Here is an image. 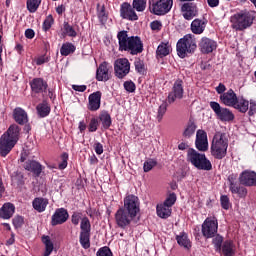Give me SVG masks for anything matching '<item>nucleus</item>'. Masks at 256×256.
I'll return each mask as SVG.
<instances>
[{
    "mask_svg": "<svg viewBox=\"0 0 256 256\" xmlns=\"http://www.w3.org/2000/svg\"><path fill=\"white\" fill-rule=\"evenodd\" d=\"M19 126L17 124L11 125L7 132L0 138V155L7 157L11 153V149L17 145L19 141Z\"/></svg>",
    "mask_w": 256,
    "mask_h": 256,
    "instance_id": "nucleus-1",
    "label": "nucleus"
},
{
    "mask_svg": "<svg viewBox=\"0 0 256 256\" xmlns=\"http://www.w3.org/2000/svg\"><path fill=\"white\" fill-rule=\"evenodd\" d=\"M227 149H229V139L223 132H216L211 142V155L214 159H224L227 156Z\"/></svg>",
    "mask_w": 256,
    "mask_h": 256,
    "instance_id": "nucleus-2",
    "label": "nucleus"
},
{
    "mask_svg": "<svg viewBox=\"0 0 256 256\" xmlns=\"http://www.w3.org/2000/svg\"><path fill=\"white\" fill-rule=\"evenodd\" d=\"M255 21V11L246 10L240 11L230 17V23L232 29L235 31H245L253 25Z\"/></svg>",
    "mask_w": 256,
    "mask_h": 256,
    "instance_id": "nucleus-3",
    "label": "nucleus"
},
{
    "mask_svg": "<svg viewBox=\"0 0 256 256\" xmlns=\"http://www.w3.org/2000/svg\"><path fill=\"white\" fill-rule=\"evenodd\" d=\"M186 160L200 171H211V169H213V165L211 164V161L207 159V156L203 153H199L193 148L187 150Z\"/></svg>",
    "mask_w": 256,
    "mask_h": 256,
    "instance_id": "nucleus-4",
    "label": "nucleus"
},
{
    "mask_svg": "<svg viewBox=\"0 0 256 256\" xmlns=\"http://www.w3.org/2000/svg\"><path fill=\"white\" fill-rule=\"evenodd\" d=\"M176 49L178 56L181 57V59H185L189 53H194L195 49H197L195 36L193 34H186L177 42Z\"/></svg>",
    "mask_w": 256,
    "mask_h": 256,
    "instance_id": "nucleus-5",
    "label": "nucleus"
},
{
    "mask_svg": "<svg viewBox=\"0 0 256 256\" xmlns=\"http://www.w3.org/2000/svg\"><path fill=\"white\" fill-rule=\"evenodd\" d=\"M219 229V222L217 221V218L215 217H208L204 220L202 223V235L206 239H212V237H215L217 235V230Z\"/></svg>",
    "mask_w": 256,
    "mask_h": 256,
    "instance_id": "nucleus-6",
    "label": "nucleus"
},
{
    "mask_svg": "<svg viewBox=\"0 0 256 256\" xmlns=\"http://www.w3.org/2000/svg\"><path fill=\"white\" fill-rule=\"evenodd\" d=\"M173 7V0H159L150 5V12L154 15H167Z\"/></svg>",
    "mask_w": 256,
    "mask_h": 256,
    "instance_id": "nucleus-7",
    "label": "nucleus"
},
{
    "mask_svg": "<svg viewBox=\"0 0 256 256\" xmlns=\"http://www.w3.org/2000/svg\"><path fill=\"white\" fill-rule=\"evenodd\" d=\"M114 71L118 79H123L131 71V63L127 58H119L114 62Z\"/></svg>",
    "mask_w": 256,
    "mask_h": 256,
    "instance_id": "nucleus-8",
    "label": "nucleus"
},
{
    "mask_svg": "<svg viewBox=\"0 0 256 256\" xmlns=\"http://www.w3.org/2000/svg\"><path fill=\"white\" fill-rule=\"evenodd\" d=\"M210 107L220 121H233L235 119V115H233L231 110L221 107V105L217 102H210Z\"/></svg>",
    "mask_w": 256,
    "mask_h": 256,
    "instance_id": "nucleus-9",
    "label": "nucleus"
},
{
    "mask_svg": "<svg viewBox=\"0 0 256 256\" xmlns=\"http://www.w3.org/2000/svg\"><path fill=\"white\" fill-rule=\"evenodd\" d=\"M135 217L136 216H133V214L128 213L127 210L120 208L115 214V221L118 227H121V229H125V227L131 225V221H133Z\"/></svg>",
    "mask_w": 256,
    "mask_h": 256,
    "instance_id": "nucleus-10",
    "label": "nucleus"
},
{
    "mask_svg": "<svg viewBox=\"0 0 256 256\" xmlns=\"http://www.w3.org/2000/svg\"><path fill=\"white\" fill-rule=\"evenodd\" d=\"M124 211L132 214L134 217H137L139 213V198L135 195H128L124 198Z\"/></svg>",
    "mask_w": 256,
    "mask_h": 256,
    "instance_id": "nucleus-11",
    "label": "nucleus"
},
{
    "mask_svg": "<svg viewBox=\"0 0 256 256\" xmlns=\"http://www.w3.org/2000/svg\"><path fill=\"white\" fill-rule=\"evenodd\" d=\"M198 47L201 53L209 55V53H213V51L217 50V41L208 37H202L198 43Z\"/></svg>",
    "mask_w": 256,
    "mask_h": 256,
    "instance_id": "nucleus-12",
    "label": "nucleus"
},
{
    "mask_svg": "<svg viewBox=\"0 0 256 256\" xmlns=\"http://www.w3.org/2000/svg\"><path fill=\"white\" fill-rule=\"evenodd\" d=\"M195 147L198 151H202L203 153L209 150V140L207 139V132L204 130H197Z\"/></svg>",
    "mask_w": 256,
    "mask_h": 256,
    "instance_id": "nucleus-13",
    "label": "nucleus"
},
{
    "mask_svg": "<svg viewBox=\"0 0 256 256\" xmlns=\"http://www.w3.org/2000/svg\"><path fill=\"white\" fill-rule=\"evenodd\" d=\"M183 80L178 79L174 82L172 92L168 95V103H175L176 99H183Z\"/></svg>",
    "mask_w": 256,
    "mask_h": 256,
    "instance_id": "nucleus-14",
    "label": "nucleus"
},
{
    "mask_svg": "<svg viewBox=\"0 0 256 256\" xmlns=\"http://www.w3.org/2000/svg\"><path fill=\"white\" fill-rule=\"evenodd\" d=\"M120 15L123 19H128V21H137V19H139V16H137V13L135 12V8L127 2H124L121 5Z\"/></svg>",
    "mask_w": 256,
    "mask_h": 256,
    "instance_id": "nucleus-15",
    "label": "nucleus"
},
{
    "mask_svg": "<svg viewBox=\"0 0 256 256\" xmlns=\"http://www.w3.org/2000/svg\"><path fill=\"white\" fill-rule=\"evenodd\" d=\"M239 182L246 187H256L255 171L245 170L239 176Z\"/></svg>",
    "mask_w": 256,
    "mask_h": 256,
    "instance_id": "nucleus-16",
    "label": "nucleus"
},
{
    "mask_svg": "<svg viewBox=\"0 0 256 256\" xmlns=\"http://www.w3.org/2000/svg\"><path fill=\"white\" fill-rule=\"evenodd\" d=\"M229 181V189L232 193V195H238L241 199L247 197V188L237 184V181H235V178L233 176L228 177Z\"/></svg>",
    "mask_w": 256,
    "mask_h": 256,
    "instance_id": "nucleus-17",
    "label": "nucleus"
},
{
    "mask_svg": "<svg viewBox=\"0 0 256 256\" xmlns=\"http://www.w3.org/2000/svg\"><path fill=\"white\" fill-rule=\"evenodd\" d=\"M111 66L107 62H102L96 70L97 81H109L111 79Z\"/></svg>",
    "mask_w": 256,
    "mask_h": 256,
    "instance_id": "nucleus-18",
    "label": "nucleus"
},
{
    "mask_svg": "<svg viewBox=\"0 0 256 256\" xmlns=\"http://www.w3.org/2000/svg\"><path fill=\"white\" fill-rule=\"evenodd\" d=\"M237 94L233 89H229L227 92L220 95V101L226 107H234L235 103H237Z\"/></svg>",
    "mask_w": 256,
    "mask_h": 256,
    "instance_id": "nucleus-19",
    "label": "nucleus"
},
{
    "mask_svg": "<svg viewBox=\"0 0 256 256\" xmlns=\"http://www.w3.org/2000/svg\"><path fill=\"white\" fill-rule=\"evenodd\" d=\"M69 219V213L64 208H59L52 215V225H63Z\"/></svg>",
    "mask_w": 256,
    "mask_h": 256,
    "instance_id": "nucleus-20",
    "label": "nucleus"
},
{
    "mask_svg": "<svg viewBox=\"0 0 256 256\" xmlns=\"http://www.w3.org/2000/svg\"><path fill=\"white\" fill-rule=\"evenodd\" d=\"M127 51H129L131 55H139V53H143V42L141 41V38L131 36L130 46Z\"/></svg>",
    "mask_w": 256,
    "mask_h": 256,
    "instance_id": "nucleus-21",
    "label": "nucleus"
},
{
    "mask_svg": "<svg viewBox=\"0 0 256 256\" xmlns=\"http://www.w3.org/2000/svg\"><path fill=\"white\" fill-rule=\"evenodd\" d=\"M184 19L191 21L193 17L197 16V6L193 3H185L181 7Z\"/></svg>",
    "mask_w": 256,
    "mask_h": 256,
    "instance_id": "nucleus-22",
    "label": "nucleus"
},
{
    "mask_svg": "<svg viewBox=\"0 0 256 256\" xmlns=\"http://www.w3.org/2000/svg\"><path fill=\"white\" fill-rule=\"evenodd\" d=\"M88 100L89 111H98V109L101 107V92L97 91L90 94Z\"/></svg>",
    "mask_w": 256,
    "mask_h": 256,
    "instance_id": "nucleus-23",
    "label": "nucleus"
},
{
    "mask_svg": "<svg viewBox=\"0 0 256 256\" xmlns=\"http://www.w3.org/2000/svg\"><path fill=\"white\" fill-rule=\"evenodd\" d=\"M117 37H118V43H119V50L128 51L131 45V37L127 35V31L119 32Z\"/></svg>",
    "mask_w": 256,
    "mask_h": 256,
    "instance_id": "nucleus-24",
    "label": "nucleus"
},
{
    "mask_svg": "<svg viewBox=\"0 0 256 256\" xmlns=\"http://www.w3.org/2000/svg\"><path fill=\"white\" fill-rule=\"evenodd\" d=\"M24 169L39 177L43 171V166H41V164L35 160H28L24 163Z\"/></svg>",
    "mask_w": 256,
    "mask_h": 256,
    "instance_id": "nucleus-25",
    "label": "nucleus"
},
{
    "mask_svg": "<svg viewBox=\"0 0 256 256\" xmlns=\"http://www.w3.org/2000/svg\"><path fill=\"white\" fill-rule=\"evenodd\" d=\"M15 214V205L11 203H5L0 209V217L2 219H11Z\"/></svg>",
    "mask_w": 256,
    "mask_h": 256,
    "instance_id": "nucleus-26",
    "label": "nucleus"
},
{
    "mask_svg": "<svg viewBox=\"0 0 256 256\" xmlns=\"http://www.w3.org/2000/svg\"><path fill=\"white\" fill-rule=\"evenodd\" d=\"M48 205H49V200L47 198L38 197L32 201V207L38 213H43L45 209H47Z\"/></svg>",
    "mask_w": 256,
    "mask_h": 256,
    "instance_id": "nucleus-27",
    "label": "nucleus"
},
{
    "mask_svg": "<svg viewBox=\"0 0 256 256\" xmlns=\"http://www.w3.org/2000/svg\"><path fill=\"white\" fill-rule=\"evenodd\" d=\"M207 27V22L201 19H195L191 23V31L194 35H201L205 28Z\"/></svg>",
    "mask_w": 256,
    "mask_h": 256,
    "instance_id": "nucleus-28",
    "label": "nucleus"
},
{
    "mask_svg": "<svg viewBox=\"0 0 256 256\" xmlns=\"http://www.w3.org/2000/svg\"><path fill=\"white\" fill-rule=\"evenodd\" d=\"M14 121L18 123L19 125H25L27 121H29L27 117V112L23 110L22 108H16L13 112Z\"/></svg>",
    "mask_w": 256,
    "mask_h": 256,
    "instance_id": "nucleus-29",
    "label": "nucleus"
},
{
    "mask_svg": "<svg viewBox=\"0 0 256 256\" xmlns=\"http://www.w3.org/2000/svg\"><path fill=\"white\" fill-rule=\"evenodd\" d=\"M169 53H171V44L169 42H162L160 45H158L156 50L157 57H167Z\"/></svg>",
    "mask_w": 256,
    "mask_h": 256,
    "instance_id": "nucleus-30",
    "label": "nucleus"
},
{
    "mask_svg": "<svg viewBox=\"0 0 256 256\" xmlns=\"http://www.w3.org/2000/svg\"><path fill=\"white\" fill-rule=\"evenodd\" d=\"M171 211V208L163 203L158 204L156 207V213L161 219H167L168 217H171Z\"/></svg>",
    "mask_w": 256,
    "mask_h": 256,
    "instance_id": "nucleus-31",
    "label": "nucleus"
},
{
    "mask_svg": "<svg viewBox=\"0 0 256 256\" xmlns=\"http://www.w3.org/2000/svg\"><path fill=\"white\" fill-rule=\"evenodd\" d=\"M31 88L34 93H41V91L47 89V83L41 78H35L31 83Z\"/></svg>",
    "mask_w": 256,
    "mask_h": 256,
    "instance_id": "nucleus-32",
    "label": "nucleus"
},
{
    "mask_svg": "<svg viewBox=\"0 0 256 256\" xmlns=\"http://www.w3.org/2000/svg\"><path fill=\"white\" fill-rule=\"evenodd\" d=\"M233 108L237 109L240 113H247L249 111V102L245 98H237Z\"/></svg>",
    "mask_w": 256,
    "mask_h": 256,
    "instance_id": "nucleus-33",
    "label": "nucleus"
},
{
    "mask_svg": "<svg viewBox=\"0 0 256 256\" xmlns=\"http://www.w3.org/2000/svg\"><path fill=\"white\" fill-rule=\"evenodd\" d=\"M222 253L225 256H234L235 255V244L233 241H225L222 245Z\"/></svg>",
    "mask_w": 256,
    "mask_h": 256,
    "instance_id": "nucleus-34",
    "label": "nucleus"
},
{
    "mask_svg": "<svg viewBox=\"0 0 256 256\" xmlns=\"http://www.w3.org/2000/svg\"><path fill=\"white\" fill-rule=\"evenodd\" d=\"M176 240L178 245H180V247H184V249H191V240H189V238L187 237V234L182 233L176 236Z\"/></svg>",
    "mask_w": 256,
    "mask_h": 256,
    "instance_id": "nucleus-35",
    "label": "nucleus"
},
{
    "mask_svg": "<svg viewBox=\"0 0 256 256\" xmlns=\"http://www.w3.org/2000/svg\"><path fill=\"white\" fill-rule=\"evenodd\" d=\"M75 45H73V43L70 42H66L64 44H62V47L60 48V54L63 57H67L68 55H71V53H75Z\"/></svg>",
    "mask_w": 256,
    "mask_h": 256,
    "instance_id": "nucleus-36",
    "label": "nucleus"
},
{
    "mask_svg": "<svg viewBox=\"0 0 256 256\" xmlns=\"http://www.w3.org/2000/svg\"><path fill=\"white\" fill-rule=\"evenodd\" d=\"M77 35V31H75V28L71 26L69 23L64 22L63 28H62V37H75Z\"/></svg>",
    "mask_w": 256,
    "mask_h": 256,
    "instance_id": "nucleus-37",
    "label": "nucleus"
},
{
    "mask_svg": "<svg viewBox=\"0 0 256 256\" xmlns=\"http://www.w3.org/2000/svg\"><path fill=\"white\" fill-rule=\"evenodd\" d=\"M195 131H197V125H195L194 122H189L184 129L183 137L189 139L195 135Z\"/></svg>",
    "mask_w": 256,
    "mask_h": 256,
    "instance_id": "nucleus-38",
    "label": "nucleus"
},
{
    "mask_svg": "<svg viewBox=\"0 0 256 256\" xmlns=\"http://www.w3.org/2000/svg\"><path fill=\"white\" fill-rule=\"evenodd\" d=\"M132 7L138 13H143L147 9V0H133Z\"/></svg>",
    "mask_w": 256,
    "mask_h": 256,
    "instance_id": "nucleus-39",
    "label": "nucleus"
},
{
    "mask_svg": "<svg viewBox=\"0 0 256 256\" xmlns=\"http://www.w3.org/2000/svg\"><path fill=\"white\" fill-rule=\"evenodd\" d=\"M42 241L45 245V253L44 256H49L51 253H53V242L51 241V238L49 236L42 237Z\"/></svg>",
    "mask_w": 256,
    "mask_h": 256,
    "instance_id": "nucleus-40",
    "label": "nucleus"
},
{
    "mask_svg": "<svg viewBox=\"0 0 256 256\" xmlns=\"http://www.w3.org/2000/svg\"><path fill=\"white\" fill-rule=\"evenodd\" d=\"M36 109L39 117H47V115L51 113V108H49V105H47V103L39 104Z\"/></svg>",
    "mask_w": 256,
    "mask_h": 256,
    "instance_id": "nucleus-41",
    "label": "nucleus"
},
{
    "mask_svg": "<svg viewBox=\"0 0 256 256\" xmlns=\"http://www.w3.org/2000/svg\"><path fill=\"white\" fill-rule=\"evenodd\" d=\"M43 0H27L26 5L30 13H35L39 9V5Z\"/></svg>",
    "mask_w": 256,
    "mask_h": 256,
    "instance_id": "nucleus-42",
    "label": "nucleus"
},
{
    "mask_svg": "<svg viewBox=\"0 0 256 256\" xmlns=\"http://www.w3.org/2000/svg\"><path fill=\"white\" fill-rule=\"evenodd\" d=\"M100 121L104 127V129H109L111 127V115L107 112H103L100 115Z\"/></svg>",
    "mask_w": 256,
    "mask_h": 256,
    "instance_id": "nucleus-43",
    "label": "nucleus"
},
{
    "mask_svg": "<svg viewBox=\"0 0 256 256\" xmlns=\"http://www.w3.org/2000/svg\"><path fill=\"white\" fill-rule=\"evenodd\" d=\"M80 243L84 249H89L91 247V242L89 241V233H80Z\"/></svg>",
    "mask_w": 256,
    "mask_h": 256,
    "instance_id": "nucleus-44",
    "label": "nucleus"
},
{
    "mask_svg": "<svg viewBox=\"0 0 256 256\" xmlns=\"http://www.w3.org/2000/svg\"><path fill=\"white\" fill-rule=\"evenodd\" d=\"M81 233H90L91 232V223L89 222V218L84 217L81 220L80 224Z\"/></svg>",
    "mask_w": 256,
    "mask_h": 256,
    "instance_id": "nucleus-45",
    "label": "nucleus"
},
{
    "mask_svg": "<svg viewBox=\"0 0 256 256\" xmlns=\"http://www.w3.org/2000/svg\"><path fill=\"white\" fill-rule=\"evenodd\" d=\"M53 23H55L53 16L52 15L47 16L43 22V26H42L43 31H49V29L53 27Z\"/></svg>",
    "mask_w": 256,
    "mask_h": 256,
    "instance_id": "nucleus-46",
    "label": "nucleus"
},
{
    "mask_svg": "<svg viewBox=\"0 0 256 256\" xmlns=\"http://www.w3.org/2000/svg\"><path fill=\"white\" fill-rule=\"evenodd\" d=\"M177 201V195L175 193H171L167 196L166 200L163 202L164 205L170 207V209L175 205Z\"/></svg>",
    "mask_w": 256,
    "mask_h": 256,
    "instance_id": "nucleus-47",
    "label": "nucleus"
},
{
    "mask_svg": "<svg viewBox=\"0 0 256 256\" xmlns=\"http://www.w3.org/2000/svg\"><path fill=\"white\" fill-rule=\"evenodd\" d=\"M98 9V18L100 19L101 23H105L107 21V14L105 13V6L97 5Z\"/></svg>",
    "mask_w": 256,
    "mask_h": 256,
    "instance_id": "nucleus-48",
    "label": "nucleus"
},
{
    "mask_svg": "<svg viewBox=\"0 0 256 256\" xmlns=\"http://www.w3.org/2000/svg\"><path fill=\"white\" fill-rule=\"evenodd\" d=\"M155 165H157V161L153 159L147 160L146 162H144V166H143L144 172L149 173V171H151V169H153Z\"/></svg>",
    "mask_w": 256,
    "mask_h": 256,
    "instance_id": "nucleus-49",
    "label": "nucleus"
},
{
    "mask_svg": "<svg viewBox=\"0 0 256 256\" xmlns=\"http://www.w3.org/2000/svg\"><path fill=\"white\" fill-rule=\"evenodd\" d=\"M134 65L137 73H140V74L145 73V63H143V60L141 59L135 60Z\"/></svg>",
    "mask_w": 256,
    "mask_h": 256,
    "instance_id": "nucleus-50",
    "label": "nucleus"
},
{
    "mask_svg": "<svg viewBox=\"0 0 256 256\" xmlns=\"http://www.w3.org/2000/svg\"><path fill=\"white\" fill-rule=\"evenodd\" d=\"M97 256H113V252H111V249L109 247L105 246L100 248L97 253Z\"/></svg>",
    "mask_w": 256,
    "mask_h": 256,
    "instance_id": "nucleus-51",
    "label": "nucleus"
},
{
    "mask_svg": "<svg viewBox=\"0 0 256 256\" xmlns=\"http://www.w3.org/2000/svg\"><path fill=\"white\" fill-rule=\"evenodd\" d=\"M124 89L127 93H135V83L133 81H125L124 82Z\"/></svg>",
    "mask_w": 256,
    "mask_h": 256,
    "instance_id": "nucleus-52",
    "label": "nucleus"
},
{
    "mask_svg": "<svg viewBox=\"0 0 256 256\" xmlns=\"http://www.w3.org/2000/svg\"><path fill=\"white\" fill-rule=\"evenodd\" d=\"M167 113V102H163L158 109V121H161L163 119V115Z\"/></svg>",
    "mask_w": 256,
    "mask_h": 256,
    "instance_id": "nucleus-53",
    "label": "nucleus"
},
{
    "mask_svg": "<svg viewBox=\"0 0 256 256\" xmlns=\"http://www.w3.org/2000/svg\"><path fill=\"white\" fill-rule=\"evenodd\" d=\"M222 209H229L231 207V202L229 201V197L227 195H223L220 198Z\"/></svg>",
    "mask_w": 256,
    "mask_h": 256,
    "instance_id": "nucleus-54",
    "label": "nucleus"
},
{
    "mask_svg": "<svg viewBox=\"0 0 256 256\" xmlns=\"http://www.w3.org/2000/svg\"><path fill=\"white\" fill-rule=\"evenodd\" d=\"M213 244L218 251H221V245L223 244V236L216 235L215 238L213 239Z\"/></svg>",
    "mask_w": 256,
    "mask_h": 256,
    "instance_id": "nucleus-55",
    "label": "nucleus"
},
{
    "mask_svg": "<svg viewBox=\"0 0 256 256\" xmlns=\"http://www.w3.org/2000/svg\"><path fill=\"white\" fill-rule=\"evenodd\" d=\"M97 127H99V121L97 119L93 118L89 124L90 133H95V131H97Z\"/></svg>",
    "mask_w": 256,
    "mask_h": 256,
    "instance_id": "nucleus-56",
    "label": "nucleus"
},
{
    "mask_svg": "<svg viewBox=\"0 0 256 256\" xmlns=\"http://www.w3.org/2000/svg\"><path fill=\"white\" fill-rule=\"evenodd\" d=\"M24 223L23 217L21 216H16L13 219V225L16 229H19V227H22Z\"/></svg>",
    "mask_w": 256,
    "mask_h": 256,
    "instance_id": "nucleus-57",
    "label": "nucleus"
},
{
    "mask_svg": "<svg viewBox=\"0 0 256 256\" xmlns=\"http://www.w3.org/2000/svg\"><path fill=\"white\" fill-rule=\"evenodd\" d=\"M150 27H151L152 31H161L163 25L161 24L160 21L156 20V21L151 22Z\"/></svg>",
    "mask_w": 256,
    "mask_h": 256,
    "instance_id": "nucleus-58",
    "label": "nucleus"
},
{
    "mask_svg": "<svg viewBox=\"0 0 256 256\" xmlns=\"http://www.w3.org/2000/svg\"><path fill=\"white\" fill-rule=\"evenodd\" d=\"M249 105H250V107H248V109H249L248 115H250V116L255 115V113H256L255 100H250Z\"/></svg>",
    "mask_w": 256,
    "mask_h": 256,
    "instance_id": "nucleus-59",
    "label": "nucleus"
},
{
    "mask_svg": "<svg viewBox=\"0 0 256 256\" xmlns=\"http://www.w3.org/2000/svg\"><path fill=\"white\" fill-rule=\"evenodd\" d=\"M36 65H43L45 63H49V57L42 55L36 58Z\"/></svg>",
    "mask_w": 256,
    "mask_h": 256,
    "instance_id": "nucleus-60",
    "label": "nucleus"
},
{
    "mask_svg": "<svg viewBox=\"0 0 256 256\" xmlns=\"http://www.w3.org/2000/svg\"><path fill=\"white\" fill-rule=\"evenodd\" d=\"M73 225H77L81 221V213L74 212L71 218Z\"/></svg>",
    "mask_w": 256,
    "mask_h": 256,
    "instance_id": "nucleus-61",
    "label": "nucleus"
},
{
    "mask_svg": "<svg viewBox=\"0 0 256 256\" xmlns=\"http://www.w3.org/2000/svg\"><path fill=\"white\" fill-rule=\"evenodd\" d=\"M94 150L97 155H103V144L102 143H95Z\"/></svg>",
    "mask_w": 256,
    "mask_h": 256,
    "instance_id": "nucleus-62",
    "label": "nucleus"
},
{
    "mask_svg": "<svg viewBox=\"0 0 256 256\" xmlns=\"http://www.w3.org/2000/svg\"><path fill=\"white\" fill-rule=\"evenodd\" d=\"M225 91H227V87H225L223 83H220L216 87V92L218 93V95H223V93H225Z\"/></svg>",
    "mask_w": 256,
    "mask_h": 256,
    "instance_id": "nucleus-63",
    "label": "nucleus"
},
{
    "mask_svg": "<svg viewBox=\"0 0 256 256\" xmlns=\"http://www.w3.org/2000/svg\"><path fill=\"white\" fill-rule=\"evenodd\" d=\"M67 154H63L62 156V163L59 164V169H66L67 168Z\"/></svg>",
    "mask_w": 256,
    "mask_h": 256,
    "instance_id": "nucleus-64",
    "label": "nucleus"
}]
</instances>
